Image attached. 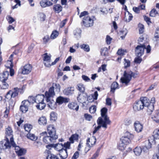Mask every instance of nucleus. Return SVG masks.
Wrapping results in <instances>:
<instances>
[{
  "instance_id": "13",
  "label": "nucleus",
  "mask_w": 159,
  "mask_h": 159,
  "mask_svg": "<svg viewBox=\"0 0 159 159\" xmlns=\"http://www.w3.org/2000/svg\"><path fill=\"white\" fill-rule=\"evenodd\" d=\"M6 138L14 140L13 135V131L10 127H8L6 129Z\"/></svg>"
},
{
  "instance_id": "59",
  "label": "nucleus",
  "mask_w": 159,
  "mask_h": 159,
  "mask_svg": "<svg viewBox=\"0 0 159 159\" xmlns=\"http://www.w3.org/2000/svg\"><path fill=\"white\" fill-rule=\"evenodd\" d=\"M53 87L55 88L58 92H60V90L61 86L59 84H53V85L52 87Z\"/></svg>"
},
{
  "instance_id": "23",
  "label": "nucleus",
  "mask_w": 159,
  "mask_h": 159,
  "mask_svg": "<svg viewBox=\"0 0 159 159\" xmlns=\"http://www.w3.org/2000/svg\"><path fill=\"white\" fill-rule=\"evenodd\" d=\"M98 96L97 91H95L94 93L91 96H89L88 97L87 100L89 102H93L94 100H97Z\"/></svg>"
},
{
  "instance_id": "51",
  "label": "nucleus",
  "mask_w": 159,
  "mask_h": 159,
  "mask_svg": "<svg viewBox=\"0 0 159 159\" xmlns=\"http://www.w3.org/2000/svg\"><path fill=\"white\" fill-rule=\"evenodd\" d=\"M47 159H59L58 157L56 155L53 154H50L48 155L47 157Z\"/></svg>"
},
{
  "instance_id": "61",
  "label": "nucleus",
  "mask_w": 159,
  "mask_h": 159,
  "mask_svg": "<svg viewBox=\"0 0 159 159\" xmlns=\"http://www.w3.org/2000/svg\"><path fill=\"white\" fill-rule=\"evenodd\" d=\"M84 116L86 120L88 121H90L91 119L92 118V116L88 114H85L84 115Z\"/></svg>"
},
{
  "instance_id": "39",
  "label": "nucleus",
  "mask_w": 159,
  "mask_h": 159,
  "mask_svg": "<svg viewBox=\"0 0 159 159\" xmlns=\"http://www.w3.org/2000/svg\"><path fill=\"white\" fill-rule=\"evenodd\" d=\"M78 139V135L76 134H75L72 135L71 137L69 138V140L71 143H74V141L75 140H76Z\"/></svg>"
},
{
  "instance_id": "48",
  "label": "nucleus",
  "mask_w": 159,
  "mask_h": 159,
  "mask_svg": "<svg viewBox=\"0 0 159 159\" xmlns=\"http://www.w3.org/2000/svg\"><path fill=\"white\" fill-rule=\"evenodd\" d=\"M38 16L39 18L41 21H44L45 20L46 16L44 13H39L38 15Z\"/></svg>"
},
{
  "instance_id": "32",
  "label": "nucleus",
  "mask_w": 159,
  "mask_h": 159,
  "mask_svg": "<svg viewBox=\"0 0 159 159\" xmlns=\"http://www.w3.org/2000/svg\"><path fill=\"white\" fill-rule=\"evenodd\" d=\"M54 148L59 152L64 149L62 143H57L54 144Z\"/></svg>"
},
{
  "instance_id": "5",
  "label": "nucleus",
  "mask_w": 159,
  "mask_h": 159,
  "mask_svg": "<svg viewBox=\"0 0 159 159\" xmlns=\"http://www.w3.org/2000/svg\"><path fill=\"white\" fill-rule=\"evenodd\" d=\"M23 87H22L21 88H18L17 87L15 88L7 93L5 98L7 99L11 98H15L18 96L19 92L21 94L23 93Z\"/></svg>"
},
{
  "instance_id": "34",
  "label": "nucleus",
  "mask_w": 159,
  "mask_h": 159,
  "mask_svg": "<svg viewBox=\"0 0 159 159\" xmlns=\"http://www.w3.org/2000/svg\"><path fill=\"white\" fill-rule=\"evenodd\" d=\"M38 122L40 125H46L47 122L46 117L44 116L40 117L38 120Z\"/></svg>"
},
{
  "instance_id": "28",
  "label": "nucleus",
  "mask_w": 159,
  "mask_h": 159,
  "mask_svg": "<svg viewBox=\"0 0 159 159\" xmlns=\"http://www.w3.org/2000/svg\"><path fill=\"white\" fill-rule=\"evenodd\" d=\"M68 107L70 109L75 110L77 111L79 108V106L77 103L75 102H72L69 103L68 105Z\"/></svg>"
},
{
  "instance_id": "50",
  "label": "nucleus",
  "mask_w": 159,
  "mask_h": 159,
  "mask_svg": "<svg viewBox=\"0 0 159 159\" xmlns=\"http://www.w3.org/2000/svg\"><path fill=\"white\" fill-rule=\"evenodd\" d=\"M6 67L8 68H12L13 65L12 64V61L9 60L7 61V62L5 65Z\"/></svg>"
},
{
  "instance_id": "22",
  "label": "nucleus",
  "mask_w": 159,
  "mask_h": 159,
  "mask_svg": "<svg viewBox=\"0 0 159 159\" xmlns=\"http://www.w3.org/2000/svg\"><path fill=\"white\" fill-rule=\"evenodd\" d=\"M41 6L43 7H45L52 5L53 4L49 1L48 0H42L40 2Z\"/></svg>"
},
{
  "instance_id": "3",
  "label": "nucleus",
  "mask_w": 159,
  "mask_h": 159,
  "mask_svg": "<svg viewBox=\"0 0 159 159\" xmlns=\"http://www.w3.org/2000/svg\"><path fill=\"white\" fill-rule=\"evenodd\" d=\"M138 74L131 70L125 71L123 76L120 79V81L125 85H127L132 79V77L135 78L137 77Z\"/></svg>"
},
{
  "instance_id": "35",
  "label": "nucleus",
  "mask_w": 159,
  "mask_h": 159,
  "mask_svg": "<svg viewBox=\"0 0 159 159\" xmlns=\"http://www.w3.org/2000/svg\"><path fill=\"white\" fill-rule=\"evenodd\" d=\"M81 30L80 29H76L74 31V35L76 36L77 38H80V37Z\"/></svg>"
},
{
  "instance_id": "12",
  "label": "nucleus",
  "mask_w": 159,
  "mask_h": 159,
  "mask_svg": "<svg viewBox=\"0 0 159 159\" xmlns=\"http://www.w3.org/2000/svg\"><path fill=\"white\" fill-rule=\"evenodd\" d=\"M155 102V98L153 97L151 98L149 103V106H148V109L147 110L148 112L150 115L152 114L154 110V104Z\"/></svg>"
},
{
  "instance_id": "54",
  "label": "nucleus",
  "mask_w": 159,
  "mask_h": 159,
  "mask_svg": "<svg viewBox=\"0 0 159 159\" xmlns=\"http://www.w3.org/2000/svg\"><path fill=\"white\" fill-rule=\"evenodd\" d=\"M158 13L155 9H152L150 11V16L151 17H155Z\"/></svg>"
},
{
  "instance_id": "47",
  "label": "nucleus",
  "mask_w": 159,
  "mask_h": 159,
  "mask_svg": "<svg viewBox=\"0 0 159 159\" xmlns=\"http://www.w3.org/2000/svg\"><path fill=\"white\" fill-rule=\"evenodd\" d=\"M101 53L102 55L103 56H107L108 54V51L107 48H104L103 49H102L101 51Z\"/></svg>"
},
{
  "instance_id": "21",
  "label": "nucleus",
  "mask_w": 159,
  "mask_h": 159,
  "mask_svg": "<svg viewBox=\"0 0 159 159\" xmlns=\"http://www.w3.org/2000/svg\"><path fill=\"white\" fill-rule=\"evenodd\" d=\"M9 76V72L7 71L3 72L0 74V80L1 81H7Z\"/></svg>"
},
{
  "instance_id": "14",
  "label": "nucleus",
  "mask_w": 159,
  "mask_h": 159,
  "mask_svg": "<svg viewBox=\"0 0 159 159\" xmlns=\"http://www.w3.org/2000/svg\"><path fill=\"white\" fill-rule=\"evenodd\" d=\"M144 107L142 105V103L141 101L140 100L136 102L133 105V109L135 111H139L143 109L144 108Z\"/></svg>"
},
{
  "instance_id": "9",
  "label": "nucleus",
  "mask_w": 159,
  "mask_h": 159,
  "mask_svg": "<svg viewBox=\"0 0 159 159\" xmlns=\"http://www.w3.org/2000/svg\"><path fill=\"white\" fill-rule=\"evenodd\" d=\"M82 23L84 26L89 27L93 25V21L90 17L84 16L83 18Z\"/></svg>"
},
{
  "instance_id": "56",
  "label": "nucleus",
  "mask_w": 159,
  "mask_h": 159,
  "mask_svg": "<svg viewBox=\"0 0 159 159\" xmlns=\"http://www.w3.org/2000/svg\"><path fill=\"white\" fill-rule=\"evenodd\" d=\"M96 108L95 106H92L89 108V111L91 113H94L96 111Z\"/></svg>"
},
{
  "instance_id": "42",
  "label": "nucleus",
  "mask_w": 159,
  "mask_h": 159,
  "mask_svg": "<svg viewBox=\"0 0 159 159\" xmlns=\"http://www.w3.org/2000/svg\"><path fill=\"white\" fill-rule=\"evenodd\" d=\"M26 152V150L25 149L21 148L16 153L18 156H21L24 155Z\"/></svg>"
},
{
  "instance_id": "8",
  "label": "nucleus",
  "mask_w": 159,
  "mask_h": 159,
  "mask_svg": "<svg viewBox=\"0 0 159 159\" xmlns=\"http://www.w3.org/2000/svg\"><path fill=\"white\" fill-rule=\"evenodd\" d=\"M133 137V135L130 133L129 132H126L125 134V135L121 139V142L127 144L130 143L131 139Z\"/></svg>"
},
{
  "instance_id": "2",
  "label": "nucleus",
  "mask_w": 159,
  "mask_h": 159,
  "mask_svg": "<svg viewBox=\"0 0 159 159\" xmlns=\"http://www.w3.org/2000/svg\"><path fill=\"white\" fill-rule=\"evenodd\" d=\"M54 88L53 87H50L48 92H46L45 93L46 101L48 102L47 106L52 109H54L57 107L56 102L52 99L53 97L55 95Z\"/></svg>"
},
{
  "instance_id": "26",
  "label": "nucleus",
  "mask_w": 159,
  "mask_h": 159,
  "mask_svg": "<svg viewBox=\"0 0 159 159\" xmlns=\"http://www.w3.org/2000/svg\"><path fill=\"white\" fill-rule=\"evenodd\" d=\"M59 155L62 159H64L67 158L68 156L67 151L66 149H64L59 152Z\"/></svg>"
},
{
  "instance_id": "36",
  "label": "nucleus",
  "mask_w": 159,
  "mask_h": 159,
  "mask_svg": "<svg viewBox=\"0 0 159 159\" xmlns=\"http://www.w3.org/2000/svg\"><path fill=\"white\" fill-rule=\"evenodd\" d=\"M150 138H153V139L154 140L155 139H159V129L158 130H155L153 132V136L150 137Z\"/></svg>"
},
{
  "instance_id": "38",
  "label": "nucleus",
  "mask_w": 159,
  "mask_h": 159,
  "mask_svg": "<svg viewBox=\"0 0 159 159\" xmlns=\"http://www.w3.org/2000/svg\"><path fill=\"white\" fill-rule=\"evenodd\" d=\"M38 104L36 106V107L38 109H39L40 110L43 109L46 105V104L44 103L43 102H40L39 103H38Z\"/></svg>"
},
{
  "instance_id": "4",
  "label": "nucleus",
  "mask_w": 159,
  "mask_h": 159,
  "mask_svg": "<svg viewBox=\"0 0 159 159\" xmlns=\"http://www.w3.org/2000/svg\"><path fill=\"white\" fill-rule=\"evenodd\" d=\"M7 138L0 142V153L2 150L9 149L11 146H15V143L14 140H10Z\"/></svg>"
},
{
  "instance_id": "1",
  "label": "nucleus",
  "mask_w": 159,
  "mask_h": 159,
  "mask_svg": "<svg viewBox=\"0 0 159 159\" xmlns=\"http://www.w3.org/2000/svg\"><path fill=\"white\" fill-rule=\"evenodd\" d=\"M47 131L49 136H45L47 132H44L40 134L41 136H44L43 138V142L46 143H54L58 138L56 134V131L53 125H50L47 127Z\"/></svg>"
},
{
  "instance_id": "18",
  "label": "nucleus",
  "mask_w": 159,
  "mask_h": 159,
  "mask_svg": "<svg viewBox=\"0 0 159 159\" xmlns=\"http://www.w3.org/2000/svg\"><path fill=\"white\" fill-rule=\"evenodd\" d=\"M74 87H68L63 90V93L66 95H71L74 93Z\"/></svg>"
},
{
  "instance_id": "45",
  "label": "nucleus",
  "mask_w": 159,
  "mask_h": 159,
  "mask_svg": "<svg viewBox=\"0 0 159 159\" xmlns=\"http://www.w3.org/2000/svg\"><path fill=\"white\" fill-rule=\"evenodd\" d=\"M80 47L81 49H83L85 51L89 52V51L90 49L88 45L83 44L81 45Z\"/></svg>"
},
{
  "instance_id": "29",
  "label": "nucleus",
  "mask_w": 159,
  "mask_h": 159,
  "mask_svg": "<svg viewBox=\"0 0 159 159\" xmlns=\"http://www.w3.org/2000/svg\"><path fill=\"white\" fill-rule=\"evenodd\" d=\"M127 33V32L126 29L122 30L119 31V34L122 39H123L125 38Z\"/></svg>"
},
{
  "instance_id": "7",
  "label": "nucleus",
  "mask_w": 159,
  "mask_h": 159,
  "mask_svg": "<svg viewBox=\"0 0 159 159\" xmlns=\"http://www.w3.org/2000/svg\"><path fill=\"white\" fill-rule=\"evenodd\" d=\"M25 100L22 101L20 107V110L22 113H26L28 110V107L31 102V100Z\"/></svg>"
},
{
  "instance_id": "15",
  "label": "nucleus",
  "mask_w": 159,
  "mask_h": 159,
  "mask_svg": "<svg viewBox=\"0 0 159 159\" xmlns=\"http://www.w3.org/2000/svg\"><path fill=\"white\" fill-rule=\"evenodd\" d=\"M32 66L30 64H27L25 65L22 70V73L23 74H29L31 71Z\"/></svg>"
},
{
  "instance_id": "55",
  "label": "nucleus",
  "mask_w": 159,
  "mask_h": 159,
  "mask_svg": "<svg viewBox=\"0 0 159 159\" xmlns=\"http://www.w3.org/2000/svg\"><path fill=\"white\" fill-rule=\"evenodd\" d=\"M6 19L9 24H11L15 20L13 18L10 16H7L6 17Z\"/></svg>"
},
{
  "instance_id": "6",
  "label": "nucleus",
  "mask_w": 159,
  "mask_h": 159,
  "mask_svg": "<svg viewBox=\"0 0 159 159\" xmlns=\"http://www.w3.org/2000/svg\"><path fill=\"white\" fill-rule=\"evenodd\" d=\"M102 117L103 119L101 117H99L97 121L98 124L99 125H102V127L106 129L107 127V125L110 124L111 123V121L109 120L107 116Z\"/></svg>"
},
{
  "instance_id": "27",
  "label": "nucleus",
  "mask_w": 159,
  "mask_h": 159,
  "mask_svg": "<svg viewBox=\"0 0 159 159\" xmlns=\"http://www.w3.org/2000/svg\"><path fill=\"white\" fill-rule=\"evenodd\" d=\"M62 7L61 6L58 4H56L54 5L53 10L55 12L57 13H59L62 11Z\"/></svg>"
},
{
  "instance_id": "24",
  "label": "nucleus",
  "mask_w": 159,
  "mask_h": 159,
  "mask_svg": "<svg viewBox=\"0 0 159 159\" xmlns=\"http://www.w3.org/2000/svg\"><path fill=\"white\" fill-rule=\"evenodd\" d=\"M140 101H141L144 107H147L148 108V106H149V100L148 98L146 97L141 98Z\"/></svg>"
},
{
  "instance_id": "57",
  "label": "nucleus",
  "mask_w": 159,
  "mask_h": 159,
  "mask_svg": "<svg viewBox=\"0 0 159 159\" xmlns=\"http://www.w3.org/2000/svg\"><path fill=\"white\" fill-rule=\"evenodd\" d=\"M127 144L123 143L121 142V143H120L118 146V148L120 150H122L125 149V148L126 147V145Z\"/></svg>"
},
{
  "instance_id": "64",
  "label": "nucleus",
  "mask_w": 159,
  "mask_h": 159,
  "mask_svg": "<svg viewBox=\"0 0 159 159\" xmlns=\"http://www.w3.org/2000/svg\"><path fill=\"white\" fill-rule=\"evenodd\" d=\"M79 156V152L78 151L76 152L72 157L71 159H77Z\"/></svg>"
},
{
  "instance_id": "31",
  "label": "nucleus",
  "mask_w": 159,
  "mask_h": 159,
  "mask_svg": "<svg viewBox=\"0 0 159 159\" xmlns=\"http://www.w3.org/2000/svg\"><path fill=\"white\" fill-rule=\"evenodd\" d=\"M111 91L114 93L115 90L118 88V84L116 82H113L111 84Z\"/></svg>"
},
{
  "instance_id": "10",
  "label": "nucleus",
  "mask_w": 159,
  "mask_h": 159,
  "mask_svg": "<svg viewBox=\"0 0 159 159\" xmlns=\"http://www.w3.org/2000/svg\"><path fill=\"white\" fill-rule=\"evenodd\" d=\"M44 98V96L43 94H38L35 98L32 96H30L29 98V100H30V99H32L33 101H31L32 103L35 102L38 103L43 102Z\"/></svg>"
},
{
  "instance_id": "46",
  "label": "nucleus",
  "mask_w": 159,
  "mask_h": 159,
  "mask_svg": "<svg viewBox=\"0 0 159 159\" xmlns=\"http://www.w3.org/2000/svg\"><path fill=\"white\" fill-rule=\"evenodd\" d=\"M24 128L26 131L30 133V131L32 128V126L30 124H26L24 125Z\"/></svg>"
},
{
  "instance_id": "63",
  "label": "nucleus",
  "mask_w": 159,
  "mask_h": 159,
  "mask_svg": "<svg viewBox=\"0 0 159 159\" xmlns=\"http://www.w3.org/2000/svg\"><path fill=\"white\" fill-rule=\"evenodd\" d=\"M33 144L37 148L41 146L42 144V142L39 141L34 142Z\"/></svg>"
},
{
  "instance_id": "60",
  "label": "nucleus",
  "mask_w": 159,
  "mask_h": 159,
  "mask_svg": "<svg viewBox=\"0 0 159 159\" xmlns=\"http://www.w3.org/2000/svg\"><path fill=\"white\" fill-rule=\"evenodd\" d=\"M124 122L125 125H128L131 123L132 121L129 118H126Z\"/></svg>"
},
{
  "instance_id": "44",
  "label": "nucleus",
  "mask_w": 159,
  "mask_h": 159,
  "mask_svg": "<svg viewBox=\"0 0 159 159\" xmlns=\"http://www.w3.org/2000/svg\"><path fill=\"white\" fill-rule=\"evenodd\" d=\"M107 109L106 107H103L101 109V115L102 117L107 116Z\"/></svg>"
},
{
  "instance_id": "40",
  "label": "nucleus",
  "mask_w": 159,
  "mask_h": 159,
  "mask_svg": "<svg viewBox=\"0 0 159 159\" xmlns=\"http://www.w3.org/2000/svg\"><path fill=\"white\" fill-rule=\"evenodd\" d=\"M7 81H1L2 82V84L0 85L1 88L3 89H7L9 87L8 84L6 82Z\"/></svg>"
},
{
  "instance_id": "49",
  "label": "nucleus",
  "mask_w": 159,
  "mask_h": 159,
  "mask_svg": "<svg viewBox=\"0 0 159 159\" xmlns=\"http://www.w3.org/2000/svg\"><path fill=\"white\" fill-rule=\"evenodd\" d=\"M57 119L56 114L54 112H52L50 114V119L53 121H55Z\"/></svg>"
},
{
  "instance_id": "20",
  "label": "nucleus",
  "mask_w": 159,
  "mask_h": 159,
  "mask_svg": "<svg viewBox=\"0 0 159 159\" xmlns=\"http://www.w3.org/2000/svg\"><path fill=\"white\" fill-rule=\"evenodd\" d=\"M152 120L156 123L159 122V110H156L152 116Z\"/></svg>"
},
{
  "instance_id": "41",
  "label": "nucleus",
  "mask_w": 159,
  "mask_h": 159,
  "mask_svg": "<svg viewBox=\"0 0 159 159\" xmlns=\"http://www.w3.org/2000/svg\"><path fill=\"white\" fill-rule=\"evenodd\" d=\"M43 60L44 61L50 62L51 60V56L48 55L47 53H45L43 55Z\"/></svg>"
},
{
  "instance_id": "19",
  "label": "nucleus",
  "mask_w": 159,
  "mask_h": 159,
  "mask_svg": "<svg viewBox=\"0 0 159 159\" xmlns=\"http://www.w3.org/2000/svg\"><path fill=\"white\" fill-rule=\"evenodd\" d=\"M87 97V95L86 93H81L79 94L77 100L80 103H84L86 100Z\"/></svg>"
},
{
  "instance_id": "58",
  "label": "nucleus",
  "mask_w": 159,
  "mask_h": 159,
  "mask_svg": "<svg viewBox=\"0 0 159 159\" xmlns=\"http://www.w3.org/2000/svg\"><path fill=\"white\" fill-rule=\"evenodd\" d=\"M70 143L69 142H67L65 143L63 145V148H65V149L67 150V149H70Z\"/></svg>"
},
{
  "instance_id": "11",
  "label": "nucleus",
  "mask_w": 159,
  "mask_h": 159,
  "mask_svg": "<svg viewBox=\"0 0 159 159\" xmlns=\"http://www.w3.org/2000/svg\"><path fill=\"white\" fill-rule=\"evenodd\" d=\"M145 49L144 45L138 46L135 48V52L136 55L138 57L141 56L143 54Z\"/></svg>"
},
{
  "instance_id": "43",
  "label": "nucleus",
  "mask_w": 159,
  "mask_h": 159,
  "mask_svg": "<svg viewBox=\"0 0 159 159\" xmlns=\"http://www.w3.org/2000/svg\"><path fill=\"white\" fill-rule=\"evenodd\" d=\"M78 89L82 93H84L85 91V88L84 85L82 84H79L78 85Z\"/></svg>"
},
{
  "instance_id": "25",
  "label": "nucleus",
  "mask_w": 159,
  "mask_h": 159,
  "mask_svg": "<svg viewBox=\"0 0 159 159\" xmlns=\"http://www.w3.org/2000/svg\"><path fill=\"white\" fill-rule=\"evenodd\" d=\"M155 143V140L153 139V138H149L148 139V140L145 142V143L146 144L145 146L147 147V148L149 149L151 148V145L152 143Z\"/></svg>"
},
{
  "instance_id": "53",
  "label": "nucleus",
  "mask_w": 159,
  "mask_h": 159,
  "mask_svg": "<svg viewBox=\"0 0 159 159\" xmlns=\"http://www.w3.org/2000/svg\"><path fill=\"white\" fill-rule=\"evenodd\" d=\"M139 31L140 34H142L144 32V25L141 24H139L138 25Z\"/></svg>"
},
{
  "instance_id": "62",
  "label": "nucleus",
  "mask_w": 159,
  "mask_h": 159,
  "mask_svg": "<svg viewBox=\"0 0 159 159\" xmlns=\"http://www.w3.org/2000/svg\"><path fill=\"white\" fill-rule=\"evenodd\" d=\"M124 61L125 63H124L125 67L126 68L130 66V61L128 60H126L125 59H124Z\"/></svg>"
},
{
  "instance_id": "30",
  "label": "nucleus",
  "mask_w": 159,
  "mask_h": 159,
  "mask_svg": "<svg viewBox=\"0 0 159 159\" xmlns=\"http://www.w3.org/2000/svg\"><path fill=\"white\" fill-rule=\"evenodd\" d=\"M27 138L31 140L35 141L37 140L38 137L34 134L29 133L26 135Z\"/></svg>"
},
{
  "instance_id": "52",
  "label": "nucleus",
  "mask_w": 159,
  "mask_h": 159,
  "mask_svg": "<svg viewBox=\"0 0 159 159\" xmlns=\"http://www.w3.org/2000/svg\"><path fill=\"white\" fill-rule=\"evenodd\" d=\"M59 33L57 31H53L51 35V38L52 39L56 38L58 35Z\"/></svg>"
},
{
  "instance_id": "16",
  "label": "nucleus",
  "mask_w": 159,
  "mask_h": 159,
  "mask_svg": "<svg viewBox=\"0 0 159 159\" xmlns=\"http://www.w3.org/2000/svg\"><path fill=\"white\" fill-rule=\"evenodd\" d=\"M135 130L138 133L142 131L143 128V125L141 124L139 121H137L134 123Z\"/></svg>"
},
{
  "instance_id": "33",
  "label": "nucleus",
  "mask_w": 159,
  "mask_h": 159,
  "mask_svg": "<svg viewBox=\"0 0 159 159\" xmlns=\"http://www.w3.org/2000/svg\"><path fill=\"white\" fill-rule=\"evenodd\" d=\"M127 13V14L125 13V19L126 21L129 22L132 20L133 16L132 15L129 13V11H128Z\"/></svg>"
},
{
  "instance_id": "17",
  "label": "nucleus",
  "mask_w": 159,
  "mask_h": 159,
  "mask_svg": "<svg viewBox=\"0 0 159 159\" xmlns=\"http://www.w3.org/2000/svg\"><path fill=\"white\" fill-rule=\"evenodd\" d=\"M69 99L60 96L57 97L56 100L57 103L61 105L64 103H67L69 101Z\"/></svg>"
},
{
  "instance_id": "37",
  "label": "nucleus",
  "mask_w": 159,
  "mask_h": 159,
  "mask_svg": "<svg viewBox=\"0 0 159 159\" xmlns=\"http://www.w3.org/2000/svg\"><path fill=\"white\" fill-rule=\"evenodd\" d=\"M142 152V149L140 147H137L134 150V152L136 156L139 155Z\"/></svg>"
}]
</instances>
